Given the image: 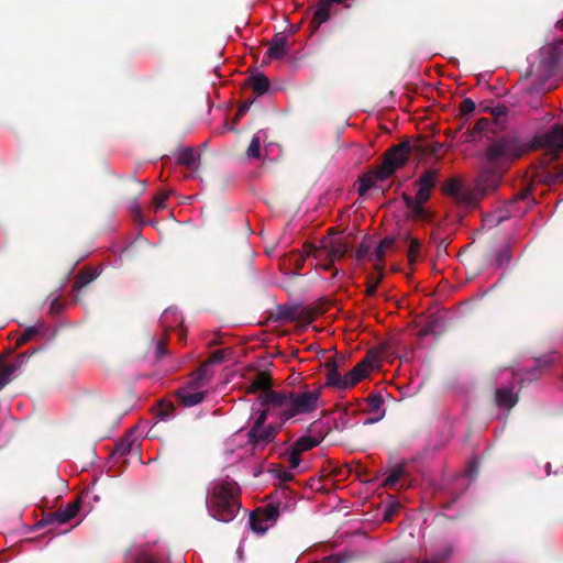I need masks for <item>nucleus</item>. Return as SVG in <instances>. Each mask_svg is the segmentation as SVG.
<instances>
[{
    "mask_svg": "<svg viewBox=\"0 0 563 563\" xmlns=\"http://www.w3.org/2000/svg\"><path fill=\"white\" fill-rule=\"evenodd\" d=\"M268 376L262 373L251 384L250 390L252 393L261 391L258 396L261 405L272 407L283 420L312 412L320 406L321 388L303 390L298 394H283L268 389Z\"/></svg>",
    "mask_w": 563,
    "mask_h": 563,
    "instance_id": "obj_1",
    "label": "nucleus"
},
{
    "mask_svg": "<svg viewBox=\"0 0 563 563\" xmlns=\"http://www.w3.org/2000/svg\"><path fill=\"white\" fill-rule=\"evenodd\" d=\"M258 406L264 408H258L260 413L246 434L247 442L243 444L244 435L238 433L227 443L225 453L229 463L244 460L255 452L264 450L274 441L277 434V428L271 423L265 424V421L267 419V415L272 412L276 413V410L269 406H262L260 400Z\"/></svg>",
    "mask_w": 563,
    "mask_h": 563,
    "instance_id": "obj_2",
    "label": "nucleus"
},
{
    "mask_svg": "<svg viewBox=\"0 0 563 563\" xmlns=\"http://www.w3.org/2000/svg\"><path fill=\"white\" fill-rule=\"evenodd\" d=\"M210 489V497L207 501L209 514L222 522L233 520L240 509L236 483L227 477L213 482Z\"/></svg>",
    "mask_w": 563,
    "mask_h": 563,
    "instance_id": "obj_3",
    "label": "nucleus"
},
{
    "mask_svg": "<svg viewBox=\"0 0 563 563\" xmlns=\"http://www.w3.org/2000/svg\"><path fill=\"white\" fill-rule=\"evenodd\" d=\"M563 58V40L544 45L529 62V74L541 80L550 77Z\"/></svg>",
    "mask_w": 563,
    "mask_h": 563,
    "instance_id": "obj_4",
    "label": "nucleus"
},
{
    "mask_svg": "<svg viewBox=\"0 0 563 563\" xmlns=\"http://www.w3.org/2000/svg\"><path fill=\"white\" fill-rule=\"evenodd\" d=\"M523 152L525 148L518 140L503 137L488 146L486 156L490 166H499L500 164L520 157Z\"/></svg>",
    "mask_w": 563,
    "mask_h": 563,
    "instance_id": "obj_5",
    "label": "nucleus"
},
{
    "mask_svg": "<svg viewBox=\"0 0 563 563\" xmlns=\"http://www.w3.org/2000/svg\"><path fill=\"white\" fill-rule=\"evenodd\" d=\"M210 383L208 375V365H202L190 379V382L178 390V396L181 402L187 406H196L201 402L207 393V387Z\"/></svg>",
    "mask_w": 563,
    "mask_h": 563,
    "instance_id": "obj_6",
    "label": "nucleus"
},
{
    "mask_svg": "<svg viewBox=\"0 0 563 563\" xmlns=\"http://www.w3.org/2000/svg\"><path fill=\"white\" fill-rule=\"evenodd\" d=\"M411 151L409 142H401L393 146L386 154L382 167L376 173L378 180L389 178L398 168L405 165L408 161Z\"/></svg>",
    "mask_w": 563,
    "mask_h": 563,
    "instance_id": "obj_7",
    "label": "nucleus"
},
{
    "mask_svg": "<svg viewBox=\"0 0 563 563\" xmlns=\"http://www.w3.org/2000/svg\"><path fill=\"white\" fill-rule=\"evenodd\" d=\"M431 189L418 186V191L415 197L404 195V200L407 208L410 210L411 217L416 220H428L430 218L429 211L423 205L430 198Z\"/></svg>",
    "mask_w": 563,
    "mask_h": 563,
    "instance_id": "obj_8",
    "label": "nucleus"
},
{
    "mask_svg": "<svg viewBox=\"0 0 563 563\" xmlns=\"http://www.w3.org/2000/svg\"><path fill=\"white\" fill-rule=\"evenodd\" d=\"M347 247L345 244L339 242L334 238L323 239L320 242V246L313 252L316 258L327 257L330 262H334L342 257L346 252Z\"/></svg>",
    "mask_w": 563,
    "mask_h": 563,
    "instance_id": "obj_9",
    "label": "nucleus"
},
{
    "mask_svg": "<svg viewBox=\"0 0 563 563\" xmlns=\"http://www.w3.org/2000/svg\"><path fill=\"white\" fill-rule=\"evenodd\" d=\"M537 142L550 152L563 148V123L553 125L551 130L538 136Z\"/></svg>",
    "mask_w": 563,
    "mask_h": 563,
    "instance_id": "obj_10",
    "label": "nucleus"
},
{
    "mask_svg": "<svg viewBox=\"0 0 563 563\" xmlns=\"http://www.w3.org/2000/svg\"><path fill=\"white\" fill-rule=\"evenodd\" d=\"M277 517L278 510L274 507H268L264 512L253 514L250 518V525L255 532L263 534L273 526Z\"/></svg>",
    "mask_w": 563,
    "mask_h": 563,
    "instance_id": "obj_11",
    "label": "nucleus"
},
{
    "mask_svg": "<svg viewBox=\"0 0 563 563\" xmlns=\"http://www.w3.org/2000/svg\"><path fill=\"white\" fill-rule=\"evenodd\" d=\"M375 358L367 356L363 361H361L356 366H354L349 373L344 375L347 388H351L364 377H366L369 372L375 366Z\"/></svg>",
    "mask_w": 563,
    "mask_h": 563,
    "instance_id": "obj_12",
    "label": "nucleus"
},
{
    "mask_svg": "<svg viewBox=\"0 0 563 563\" xmlns=\"http://www.w3.org/2000/svg\"><path fill=\"white\" fill-rule=\"evenodd\" d=\"M319 426L313 423L308 434H303L292 443V448L297 452L303 453L314 446H317L324 438L323 431L318 430Z\"/></svg>",
    "mask_w": 563,
    "mask_h": 563,
    "instance_id": "obj_13",
    "label": "nucleus"
},
{
    "mask_svg": "<svg viewBox=\"0 0 563 563\" xmlns=\"http://www.w3.org/2000/svg\"><path fill=\"white\" fill-rule=\"evenodd\" d=\"M500 181V174L490 168H485L478 176L476 189L481 194L495 190Z\"/></svg>",
    "mask_w": 563,
    "mask_h": 563,
    "instance_id": "obj_14",
    "label": "nucleus"
},
{
    "mask_svg": "<svg viewBox=\"0 0 563 563\" xmlns=\"http://www.w3.org/2000/svg\"><path fill=\"white\" fill-rule=\"evenodd\" d=\"M287 51V36L282 33L275 35L268 47V56L280 59L286 55Z\"/></svg>",
    "mask_w": 563,
    "mask_h": 563,
    "instance_id": "obj_15",
    "label": "nucleus"
},
{
    "mask_svg": "<svg viewBox=\"0 0 563 563\" xmlns=\"http://www.w3.org/2000/svg\"><path fill=\"white\" fill-rule=\"evenodd\" d=\"M344 1L345 0H320L313 16V22L317 25L325 22L330 18L331 5L334 3H343Z\"/></svg>",
    "mask_w": 563,
    "mask_h": 563,
    "instance_id": "obj_16",
    "label": "nucleus"
},
{
    "mask_svg": "<svg viewBox=\"0 0 563 563\" xmlns=\"http://www.w3.org/2000/svg\"><path fill=\"white\" fill-rule=\"evenodd\" d=\"M266 141V132L263 130L257 131L247 147L246 156L249 159H260L261 158V145Z\"/></svg>",
    "mask_w": 563,
    "mask_h": 563,
    "instance_id": "obj_17",
    "label": "nucleus"
},
{
    "mask_svg": "<svg viewBox=\"0 0 563 563\" xmlns=\"http://www.w3.org/2000/svg\"><path fill=\"white\" fill-rule=\"evenodd\" d=\"M496 401L499 407L510 409L518 401V396L514 388H500L496 391Z\"/></svg>",
    "mask_w": 563,
    "mask_h": 563,
    "instance_id": "obj_18",
    "label": "nucleus"
},
{
    "mask_svg": "<svg viewBox=\"0 0 563 563\" xmlns=\"http://www.w3.org/2000/svg\"><path fill=\"white\" fill-rule=\"evenodd\" d=\"M161 323L165 329H172L183 323V317L177 309L168 308L163 312Z\"/></svg>",
    "mask_w": 563,
    "mask_h": 563,
    "instance_id": "obj_19",
    "label": "nucleus"
},
{
    "mask_svg": "<svg viewBox=\"0 0 563 563\" xmlns=\"http://www.w3.org/2000/svg\"><path fill=\"white\" fill-rule=\"evenodd\" d=\"M24 358L25 354H21L16 361L1 365L0 375L3 378H7L8 382H10L12 376L22 367Z\"/></svg>",
    "mask_w": 563,
    "mask_h": 563,
    "instance_id": "obj_20",
    "label": "nucleus"
},
{
    "mask_svg": "<svg viewBox=\"0 0 563 563\" xmlns=\"http://www.w3.org/2000/svg\"><path fill=\"white\" fill-rule=\"evenodd\" d=\"M327 385L344 390L347 389V385L344 375L342 376L335 367H332L327 373Z\"/></svg>",
    "mask_w": 563,
    "mask_h": 563,
    "instance_id": "obj_21",
    "label": "nucleus"
},
{
    "mask_svg": "<svg viewBox=\"0 0 563 563\" xmlns=\"http://www.w3.org/2000/svg\"><path fill=\"white\" fill-rule=\"evenodd\" d=\"M79 505L77 503L69 504L65 509L55 512L54 518L58 523H66L78 514Z\"/></svg>",
    "mask_w": 563,
    "mask_h": 563,
    "instance_id": "obj_22",
    "label": "nucleus"
},
{
    "mask_svg": "<svg viewBox=\"0 0 563 563\" xmlns=\"http://www.w3.org/2000/svg\"><path fill=\"white\" fill-rule=\"evenodd\" d=\"M394 238H385L380 241V243L377 245L375 251L371 254V261L375 263V267L378 268V262H380L387 250L393 245Z\"/></svg>",
    "mask_w": 563,
    "mask_h": 563,
    "instance_id": "obj_23",
    "label": "nucleus"
},
{
    "mask_svg": "<svg viewBox=\"0 0 563 563\" xmlns=\"http://www.w3.org/2000/svg\"><path fill=\"white\" fill-rule=\"evenodd\" d=\"M250 84H251L253 91L258 96L266 92L268 89V86H269L267 78L262 74H257V75L253 76L251 78Z\"/></svg>",
    "mask_w": 563,
    "mask_h": 563,
    "instance_id": "obj_24",
    "label": "nucleus"
},
{
    "mask_svg": "<svg viewBox=\"0 0 563 563\" xmlns=\"http://www.w3.org/2000/svg\"><path fill=\"white\" fill-rule=\"evenodd\" d=\"M197 161V153L192 148H184L179 153L178 162L183 165H186L190 168H192Z\"/></svg>",
    "mask_w": 563,
    "mask_h": 563,
    "instance_id": "obj_25",
    "label": "nucleus"
},
{
    "mask_svg": "<svg viewBox=\"0 0 563 563\" xmlns=\"http://www.w3.org/2000/svg\"><path fill=\"white\" fill-rule=\"evenodd\" d=\"M435 183H437V172L428 170L419 179L418 186H422L424 188H429L432 190V188L435 186Z\"/></svg>",
    "mask_w": 563,
    "mask_h": 563,
    "instance_id": "obj_26",
    "label": "nucleus"
},
{
    "mask_svg": "<svg viewBox=\"0 0 563 563\" xmlns=\"http://www.w3.org/2000/svg\"><path fill=\"white\" fill-rule=\"evenodd\" d=\"M38 332V329L36 327H30L25 329L16 339V345L20 346L31 339Z\"/></svg>",
    "mask_w": 563,
    "mask_h": 563,
    "instance_id": "obj_27",
    "label": "nucleus"
},
{
    "mask_svg": "<svg viewBox=\"0 0 563 563\" xmlns=\"http://www.w3.org/2000/svg\"><path fill=\"white\" fill-rule=\"evenodd\" d=\"M489 125H490V120L487 118H481L479 120H477V122L474 126V130L472 132L471 139L475 140V134H481V133L487 131Z\"/></svg>",
    "mask_w": 563,
    "mask_h": 563,
    "instance_id": "obj_28",
    "label": "nucleus"
},
{
    "mask_svg": "<svg viewBox=\"0 0 563 563\" xmlns=\"http://www.w3.org/2000/svg\"><path fill=\"white\" fill-rule=\"evenodd\" d=\"M475 110V102L470 99V98H465L464 100H462L461 104H460V112L462 115H470L474 112Z\"/></svg>",
    "mask_w": 563,
    "mask_h": 563,
    "instance_id": "obj_29",
    "label": "nucleus"
},
{
    "mask_svg": "<svg viewBox=\"0 0 563 563\" xmlns=\"http://www.w3.org/2000/svg\"><path fill=\"white\" fill-rule=\"evenodd\" d=\"M404 472L400 467L394 468L385 479L386 486H394L402 476Z\"/></svg>",
    "mask_w": 563,
    "mask_h": 563,
    "instance_id": "obj_30",
    "label": "nucleus"
},
{
    "mask_svg": "<svg viewBox=\"0 0 563 563\" xmlns=\"http://www.w3.org/2000/svg\"><path fill=\"white\" fill-rule=\"evenodd\" d=\"M375 181L372 176H366L361 179L358 192L361 196L365 195L374 186Z\"/></svg>",
    "mask_w": 563,
    "mask_h": 563,
    "instance_id": "obj_31",
    "label": "nucleus"
},
{
    "mask_svg": "<svg viewBox=\"0 0 563 563\" xmlns=\"http://www.w3.org/2000/svg\"><path fill=\"white\" fill-rule=\"evenodd\" d=\"M97 277L95 272H87L80 275L76 280V287L80 288L92 282Z\"/></svg>",
    "mask_w": 563,
    "mask_h": 563,
    "instance_id": "obj_32",
    "label": "nucleus"
},
{
    "mask_svg": "<svg viewBox=\"0 0 563 563\" xmlns=\"http://www.w3.org/2000/svg\"><path fill=\"white\" fill-rule=\"evenodd\" d=\"M300 452H297L292 446L289 449L288 461L291 470L297 468L300 465Z\"/></svg>",
    "mask_w": 563,
    "mask_h": 563,
    "instance_id": "obj_33",
    "label": "nucleus"
},
{
    "mask_svg": "<svg viewBox=\"0 0 563 563\" xmlns=\"http://www.w3.org/2000/svg\"><path fill=\"white\" fill-rule=\"evenodd\" d=\"M223 361V352L222 351H216L211 357L209 358L208 363L205 365H208V375L211 377V373L209 371L211 364H218Z\"/></svg>",
    "mask_w": 563,
    "mask_h": 563,
    "instance_id": "obj_34",
    "label": "nucleus"
},
{
    "mask_svg": "<svg viewBox=\"0 0 563 563\" xmlns=\"http://www.w3.org/2000/svg\"><path fill=\"white\" fill-rule=\"evenodd\" d=\"M135 563H157L156 560L153 558L152 554L147 553V552H141L136 559H135Z\"/></svg>",
    "mask_w": 563,
    "mask_h": 563,
    "instance_id": "obj_35",
    "label": "nucleus"
},
{
    "mask_svg": "<svg viewBox=\"0 0 563 563\" xmlns=\"http://www.w3.org/2000/svg\"><path fill=\"white\" fill-rule=\"evenodd\" d=\"M400 508V504L397 501H393L385 510L384 519L389 520L393 515Z\"/></svg>",
    "mask_w": 563,
    "mask_h": 563,
    "instance_id": "obj_36",
    "label": "nucleus"
},
{
    "mask_svg": "<svg viewBox=\"0 0 563 563\" xmlns=\"http://www.w3.org/2000/svg\"><path fill=\"white\" fill-rule=\"evenodd\" d=\"M504 219H506L505 216H488L484 219L485 225L492 227L494 224H497L501 222Z\"/></svg>",
    "mask_w": 563,
    "mask_h": 563,
    "instance_id": "obj_37",
    "label": "nucleus"
},
{
    "mask_svg": "<svg viewBox=\"0 0 563 563\" xmlns=\"http://www.w3.org/2000/svg\"><path fill=\"white\" fill-rule=\"evenodd\" d=\"M419 242L417 240H412L411 243H410V247H409V258L411 261L415 260V256H416V253L419 249Z\"/></svg>",
    "mask_w": 563,
    "mask_h": 563,
    "instance_id": "obj_38",
    "label": "nucleus"
},
{
    "mask_svg": "<svg viewBox=\"0 0 563 563\" xmlns=\"http://www.w3.org/2000/svg\"><path fill=\"white\" fill-rule=\"evenodd\" d=\"M369 406L373 408V409H378L380 404H382V399L379 396H373L369 398Z\"/></svg>",
    "mask_w": 563,
    "mask_h": 563,
    "instance_id": "obj_39",
    "label": "nucleus"
},
{
    "mask_svg": "<svg viewBox=\"0 0 563 563\" xmlns=\"http://www.w3.org/2000/svg\"><path fill=\"white\" fill-rule=\"evenodd\" d=\"M377 285H378V280L373 284H369L366 288V295L373 296L376 292Z\"/></svg>",
    "mask_w": 563,
    "mask_h": 563,
    "instance_id": "obj_40",
    "label": "nucleus"
},
{
    "mask_svg": "<svg viewBox=\"0 0 563 563\" xmlns=\"http://www.w3.org/2000/svg\"><path fill=\"white\" fill-rule=\"evenodd\" d=\"M448 190L453 194V195H459V190H460V185L455 181H452L449 187H448Z\"/></svg>",
    "mask_w": 563,
    "mask_h": 563,
    "instance_id": "obj_41",
    "label": "nucleus"
},
{
    "mask_svg": "<svg viewBox=\"0 0 563 563\" xmlns=\"http://www.w3.org/2000/svg\"><path fill=\"white\" fill-rule=\"evenodd\" d=\"M279 477L284 482H289L294 478V475L288 471H283L282 474H279Z\"/></svg>",
    "mask_w": 563,
    "mask_h": 563,
    "instance_id": "obj_42",
    "label": "nucleus"
},
{
    "mask_svg": "<svg viewBox=\"0 0 563 563\" xmlns=\"http://www.w3.org/2000/svg\"><path fill=\"white\" fill-rule=\"evenodd\" d=\"M249 109H250V103H244L243 106H241L236 113L238 118L242 117Z\"/></svg>",
    "mask_w": 563,
    "mask_h": 563,
    "instance_id": "obj_43",
    "label": "nucleus"
},
{
    "mask_svg": "<svg viewBox=\"0 0 563 563\" xmlns=\"http://www.w3.org/2000/svg\"><path fill=\"white\" fill-rule=\"evenodd\" d=\"M155 203H156V209L164 208L165 207V198L164 197L157 198Z\"/></svg>",
    "mask_w": 563,
    "mask_h": 563,
    "instance_id": "obj_44",
    "label": "nucleus"
},
{
    "mask_svg": "<svg viewBox=\"0 0 563 563\" xmlns=\"http://www.w3.org/2000/svg\"><path fill=\"white\" fill-rule=\"evenodd\" d=\"M165 353L164 346L162 342H157V354L158 356H163Z\"/></svg>",
    "mask_w": 563,
    "mask_h": 563,
    "instance_id": "obj_45",
    "label": "nucleus"
},
{
    "mask_svg": "<svg viewBox=\"0 0 563 563\" xmlns=\"http://www.w3.org/2000/svg\"><path fill=\"white\" fill-rule=\"evenodd\" d=\"M9 382L7 380V378H3L1 375H0V390L8 384Z\"/></svg>",
    "mask_w": 563,
    "mask_h": 563,
    "instance_id": "obj_46",
    "label": "nucleus"
},
{
    "mask_svg": "<svg viewBox=\"0 0 563 563\" xmlns=\"http://www.w3.org/2000/svg\"><path fill=\"white\" fill-rule=\"evenodd\" d=\"M556 26L561 30H563V19L558 21Z\"/></svg>",
    "mask_w": 563,
    "mask_h": 563,
    "instance_id": "obj_47",
    "label": "nucleus"
},
{
    "mask_svg": "<svg viewBox=\"0 0 563 563\" xmlns=\"http://www.w3.org/2000/svg\"><path fill=\"white\" fill-rule=\"evenodd\" d=\"M504 110L505 108L500 109V108H496V114H503L504 113Z\"/></svg>",
    "mask_w": 563,
    "mask_h": 563,
    "instance_id": "obj_48",
    "label": "nucleus"
}]
</instances>
